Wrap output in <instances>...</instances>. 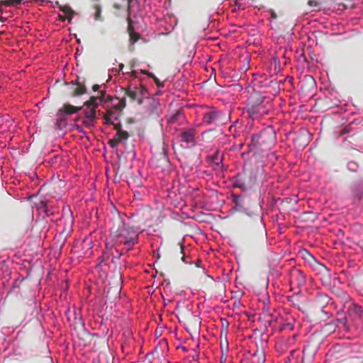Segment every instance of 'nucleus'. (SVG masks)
Instances as JSON below:
<instances>
[{"label":"nucleus","instance_id":"obj_43","mask_svg":"<svg viewBox=\"0 0 363 363\" xmlns=\"http://www.w3.org/2000/svg\"><path fill=\"white\" fill-rule=\"evenodd\" d=\"M267 12H269L271 14L272 19L275 20L277 18V14L275 13V12L273 10L269 9L267 11Z\"/></svg>","mask_w":363,"mask_h":363},{"label":"nucleus","instance_id":"obj_61","mask_svg":"<svg viewBox=\"0 0 363 363\" xmlns=\"http://www.w3.org/2000/svg\"><path fill=\"white\" fill-rule=\"evenodd\" d=\"M266 301H267V302H269V298H268V297H267V298H266Z\"/></svg>","mask_w":363,"mask_h":363},{"label":"nucleus","instance_id":"obj_16","mask_svg":"<svg viewBox=\"0 0 363 363\" xmlns=\"http://www.w3.org/2000/svg\"><path fill=\"white\" fill-rule=\"evenodd\" d=\"M18 127L16 123L9 115L0 116V129L2 132H15Z\"/></svg>","mask_w":363,"mask_h":363},{"label":"nucleus","instance_id":"obj_54","mask_svg":"<svg viewBox=\"0 0 363 363\" xmlns=\"http://www.w3.org/2000/svg\"><path fill=\"white\" fill-rule=\"evenodd\" d=\"M236 123H238V121L234 122V123H233V125L230 126V130H232V128H233L236 125Z\"/></svg>","mask_w":363,"mask_h":363},{"label":"nucleus","instance_id":"obj_38","mask_svg":"<svg viewBox=\"0 0 363 363\" xmlns=\"http://www.w3.org/2000/svg\"><path fill=\"white\" fill-rule=\"evenodd\" d=\"M354 310L356 313H357L360 315L363 314V308L360 306L354 305Z\"/></svg>","mask_w":363,"mask_h":363},{"label":"nucleus","instance_id":"obj_8","mask_svg":"<svg viewBox=\"0 0 363 363\" xmlns=\"http://www.w3.org/2000/svg\"><path fill=\"white\" fill-rule=\"evenodd\" d=\"M144 113L147 117L158 118L162 113L161 104L159 100L155 97H147Z\"/></svg>","mask_w":363,"mask_h":363},{"label":"nucleus","instance_id":"obj_42","mask_svg":"<svg viewBox=\"0 0 363 363\" xmlns=\"http://www.w3.org/2000/svg\"><path fill=\"white\" fill-rule=\"evenodd\" d=\"M298 350V347H294V348H291V349H289V353H290V358L293 357L295 352Z\"/></svg>","mask_w":363,"mask_h":363},{"label":"nucleus","instance_id":"obj_4","mask_svg":"<svg viewBox=\"0 0 363 363\" xmlns=\"http://www.w3.org/2000/svg\"><path fill=\"white\" fill-rule=\"evenodd\" d=\"M277 84V82L273 81L266 74L263 73H254L252 79L250 82L247 83L245 86V93L252 92H262L258 89H266L270 86L272 84Z\"/></svg>","mask_w":363,"mask_h":363},{"label":"nucleus","instance_id":"obj_30","mask_svg":"<svg viewBox=\"0 0 363 363\" xmlns=\"http://www.w3.org/2000/svg\"><path fill=\"white\" fill-rule=\"evenodd\" d=\"M128 135L125 132H118L116 135V140L120 143H125L128 139Z\"/></svg>","mask_w":363,"mask_h":363},{"label":"nucleus","instance_id":"obj_29","mask_svg":"<svg viewBox=\"0 0 363 363\" xmlns=\"http://www.w3.org/2000/svg\"><path fill=\"white\" fill-rule=\"evenodd\" d=\"M82 123L86 128H93L95 125V120L92 119L91 117H89V118L84 117Z\"/></svg>","mask_w":363,"mask_h":363},{"label":"nucleus","instance_id":"obj_46","mask_svg":"<svg viewBox=\"0 0 363 363\" xmlns=\"http://www.w3.org/2000/svg\"><path fill=\"white\" fill-rule=\"evenodd\" d=\"M320 298H322L324 301H326V302L329 301V298L326 295H320Z\"/></svg>","mask_w":363,"mask_h":363},{"label":"nucleus","instance_id":"obj_39","mask_svg":"<svg viewBox=\"0 0 363 363\" xmlns=\"http://www.w3.org/2000/svg\"><path fill=\"white\" fill-rule=\"evenodd\" d=\"M64 12L65 13L66 15L68 16L67 18L69 20H70V18H72V11L71 10V9L69 7H66L64 9Z\"/></svg>","mask_w":363,"mask_h":363},{"label":"nucleus","instance_id":"obj_44","mask_svg":"<svg viewBox=\"0 0 363 363\" xmlns=\"http://www.w3.org/2000/svg\"><path fill=\"white\" fill-rule=\"evenodd\" d=\"M114 247V245L113 244H111L110 242H106V248L107 250H111L113 247Z\"/></svg>","mask_w":363,"mask_h":363},{"label":"nucleus","instance_id":"obj_11","mask_svg":"<svg viewBox=\"0 0 363 363\" xmlns=\"http://www.w3.org/2000/svg\"><path fill=\"white\" fill-rule=\"evenodd\" d=\"M297 334L289 337H282L276 343V350L279 353H284L288 350L298 347L297 343Z\"/></svg>","mask_w":363,"mask_h":363},{"label":"nucleus","instance_id":"obj_58","mask_svg":"<svg viewBox=\"0 0 363 363\" xmlns=\"http://www.w3.org/2000/svg\"><path fill=\"white\" fill-rule=\"evenodd\" d=\"M199 347V343H197L196 344V349H198Z\"/></svg>","mask_w":363,"mask_h":363},{"label":"nucleus","instance_id":"obj_45","mask_svg":"<svg viewBox=\"0 0 363 363\" xmlns=\"http://www.w3.org/2000/svg\"><path fill=\"white\" fill-rule=\"evenodd\" d=\"M180 251H181V253H182V254H184V247H183V246H181V247H180ZM182 261H183L184 263H187V262L185 260V256H184V255H183V256H182Z\"/></svg>","mask_w":363,"mask_h":363},{"label":"nucleus","instance_id":"obj_1","mask_svg":"<svg viewBox=\"0 0 363 363\" xmlns=\"http://www.w3.org/2000/svg\"><path fill=\"white\" fill-rule=\"evenodd\" d=\"M108 225L111 237L119 245H124L127 250L133 249L138 241V229L125 223V220L118 212L113 215Z\"/></svg>","mask_w":363,"mask_h":363},{"label":"nucleus","instance_id":"obj_41","mask_svg":"<svg viewBox=\"0 0 363 363\" xmlns=\"http://www.w3.org/2000/svg\"><path fill=\"white\" fill-rule=\"evenodd\" d=\"M100 17H101V9L99 8V6H97L96 7L95 19L100 20Z\"/></svg>","mask_w":363,"mask_h":363},{"label":"nucleus","instance_id":"obj_36","mask_svg":"<svg viewBox=\"0 0 363 363\" xmlns=\"http://www.w3.org/2000/svg\"><path fill=\"white\" fill-rule=\"evenodd\" d=\"M101 332L99 333V334H96V335L98 336V337H105L107 334V332H108V329L104 326L103 327V322L101 323Z\"/></svg>","mask_w":363,"mask_h":363},{"label":"nucleus","instance_id":"obj_51","mask_svg":"<svg viewBox=\"0 0 363 363\" xmlns=\"http://www.w3.org/2000/svg\"><path fill=\"white\" fill-rule=\"evenodd\" d=\"M284 363H291V358L288 357L284 360Z\"/></svg>","mask_w":363,"mask_h":363},{"label":"nucleus","instance_id":"obj_25","mask_svg":"<svg viewBox=\"0 0 363 363\" xmlns=\"http://www.w3.org/2000/svg\"><path fill=\"white\" fill-rule=\"evenodd\" d=\"M57 212V209L54 206H48L44 204L45 216L49 218L54 216Z\"/></svg>","mask_w":363,"mask_h":363},{"label":"nucleus","instance_id":"obj_37","mask_svg":"<svg viewBox=\"0 0 363 363\" xmlns=\"http://www.w3.org/2000/svg\"><path fill=\"white\" fill-rule=\"evenodd\" d=\"M85 117L87 118H89V117H91L92 119L95 120L96 116H95L94 111L93 109H90V110L87 111L85 113Z\"/></svg>","mask_w":363,"mask_h":363},{"label":"nucleus","instance_id":"obj_40","mask_svg":"<svg viewBox=\"0 0 363 363\" xmlns=\"http://www.w3.org/2000/svg\"><path fill=\"white\" fill-rule=\"evenodd\" d=\"M201 177L205 178L206 179H210L211 178V173L208 171H203Z\"/></svg>","mask_w":363,"mask_h":363},{"label":"nucleus","instance_id":"obj_23","mask_svg":"<svg viewBox=\"0 0 363 363\" xmlns=\"http://www.w3.org/2000/svg\"><path fill=\"white\" fill-rule=\"evenodd\" d=\"M140 74H147L148 75L149 77H153V78H155V77L154 76L153 74L152 73H149L147 72V71L145 70H143V69H140V70H132L131 72H128L125 73V74L128 76V77H133V78H139L140 77Z\"/></svg>","mask_w":363,"mask_h":363},{"label":"nucleus","instance_id":"obj_7","mask_svg":"<svg viewBox=\"0 0 363 363\" xmlns=\"http://www.w3.org/2000/svg\"><path fill=\"white\" fill-rule=\"evenodd\" d=\"M230 119V114L218 110H213L204 113L203 123L208 125H219L226 123Z\"/></svg>","mask_w":363,"mask_h":363},{"label":"nucleus","instance_id":"obj_59","mask_svg":"<svg viewBox=\"0 0 363 363\" xmlns=\"http://www.w3.org/2000/svg\"><path fill=\"white\" fill-rule=\"evenodd\" d=\"M240 90L243 89V86L240 85Z\"/></svg>","mask_w":363,"mask_h":363},{"label":"nucleus","instance_id":"obj_33","mask_svg":"<svg viewBox=\"0 0 363 363\" xmlns=\"http://www.w3.org/2000/svg\"><path fill=\"white\" fill-rule=\"evenodd\" d=\"M221 321H222L221 334L225 333V336L226 337L227 334H228V321L225 319H223V318L221 319Z\"/></svg>","mask_w":363,"mask_h":363},{"label":"nucleus","instance_id":"obj_28","mask_svg":"<svg viewBox=\"0 0 363 363\" xmlns=\"http://www.w3.org/2000/svg\"><path fill=\"white\" fill-rule=\"evenodd\" d=\"M178 118H183V114L180 111H177L175 113L170 116L169 118L167 119V121L169 123L173 124L176 123L177 119Z\"/></svg>","mask_w":363,"mask_h":363},{"label":"nucleus","instance_id":"obj_5","mask_svg":"<svg viewBox=\"0 0 363 363\" xmlns=\"http://www.w3.org/2000/svg\"><path fill=\"white\" fill-rule=\"evenodd\" d=\"M276 142V133L272 126H268L260 131L259 133L252 136V145L255 147L262 148L274 145Z\"/></svg>","mask_w":363,"mask_h":363},{"label":"nucleus","instance_id":"obj_35","mask_svg":"<svg viewBox=\"0 0 363 363\" xmlns=\"http://www.w3.org/2000/svg\"><path fill=\"white\" fill-rule=\"evenodd\" d=\"M320 269V272L327 277H330V270L325 265L319 264Z\"/></svg>","mask_w":363,"mask_h":363},{"label":"nucleus","instance_id":"obj_17","mask_svg":"<svg viewBox=\"0 0 363 363\" xmlns=\"http://www.w3.org/2000/svg\"><path fill=\"white\" fill-rule=\"evenodd\" d=\"M100 88H101V86H99L98 84H95L93 86V90L94 91H99L98 96L92 97L91 99L90 104L94 107H96L99 104H101L102 103H105V102L111 100L110 96L106 95V93L104 90H99Z\"/></svg>","mask_w":363,"mask_h":363},{"label":"nucleus","instance_id":"obj_50","mask_svg":"<svg viewBox=\"0 0 363 363\" xmlns=\"http://www.w3.org/2000/svg\"><path fill=\"white\" fill-rule=\"evenodd\" d=\"M234 186H243V184H240V182L239 181H238L234 183Z\"/></svg>","mask_w":363,"mask_h":363},{"label":"nucleus","instance_id":"obj_32","mask_svg":"<svg viewBox=\"0 0 363 363\" xmlns=\"http://www.w3.org/2000/svg\"><path fill=\"white\" fill-rule=\"evenodd\" d=\"M301 254L305 260H306L307 262H311V260L315 261V257L311 253H309L308 251L304 250L303 251L301 252Z\"/></svg>","mask_w":363,"mask_h":363},{"label":"nucleus","instance_id":"obj_12","mask_svg":"<svg viewBox=\"0 0 363 363\" xmlns=\"http://www.w3.org/2000/svg\"><path fill=\"white\" fill-rule=\"evenodd\" d=\"M91 234L86 236L79 246L75 247V253L78 257H90L93 254L94 242L91 238Z\"/></svg>","mask_w":363,"mask_h":363},{"label":"nucleus","instance_id":"obj_27","mask_svg":"<svg viewBox=\"0 0 363 363\" xmlns=\"http://www.w3.org/2000/svg\"><path fill=\"white\" fill-rule=\"evenodd\" d=\"M71 129L72 130H78L79 133H81V138H86L87 140H89V138L88 136V135L86 133V132L84 130V129L82 128V126L79 125H72L71 126Z\"/></svg>","mask_w":363,"mask_h":363},{"label":"nucleus","instance_id":"obj_24","mask_svg":"<svg viewBox=\"0 0 363 363\" xmlns=\"http://www.w3.org/2000/svg\"><path fill=\"white\" fill-rule=\"evenodd\" d=\"M110 257V255L108 252H104L103 255L99 257L98 263L96 264V268L99 271L103 270V264L105 263Z\"/></svg>","mask_w":363,"mask_h":363},{"label":"nucleus","instance_id":"obj_48","mask_svg":"<svg viewBox=\"0 0 363 363\" xmlns=\"http://www.w3.org/2000/svg\"><path fill=\"white\" fill-rule=\"evenodd\" d=\"M199 353L196 350H194V354L193 355V359H196L197 361L199 360Z\"/></svg>","mask_w":363,"mask_h":363},{"label":"nucleus","instance_id":"obj_34","mask_svg":"<svg viewBox=\"0 0 363 363\" xmlns=\"http://www.w3.org/2000/svg\"><path fill=\"white\" fill-rule=\"evenodd\" d=\"M347 167L351 172H357L358 169V164L355 162H350L347 164Z\"/></svg>","mask_w":363,"mask_h":363},{"label":"nucleus","instance_id":"obj_13","mask_svg":"<svg viewBox=\"0 0 363 363\" xmlns=\"http://www.w3.org/2000/svg\"><path fill=\"white\" fill-rule=\"evenodd\" d=\"M196 135V130L194 128L182 130L179 134L180 142L184 144L185 147H195L197 144Z\"/></svg>","mask_w":363,"mask_h":363},{"label":"nucleus","instance_id":"obj_15","mask_svg":"<svg viewBox=\"0 0 363 363\" xmlns=\"http://www.w3.org/2000/svg\"><path fill=\"white\" fill-rule=\"evenodd\" d=\"M125 94L133 100L138 101L139 104H141L143 99L146 98L147 89L142 86L130 84L126 89Z\"/></svg>","mask_w":363,"mask_h":363},{"label":"nucleus","instance_id":"obj_60","mask_svg":"<svg viewBox=\"0 0 363 363\" xmlns=\"http://www.w3.org/2000/svg\"><path fill=\"white\" fill-rule=\"evenodd\" d=\"M0 21H4V18L2 17H0Z\"/></svg>","mask_w":363,"mask_h":363},{"label":"nucleus","instance_id":"obj_52","mask_svg":"<svg viewBox=\"0 0 363 363\" xmlns=\"http://www.w3.org/2000/svg\"><path fill=\"white\" fill-rule=\"evenodd\" d=\"M123 67H124L123 64H120L119 65L118 72L121 71L122 69L123 68Z\"/></svg>","mask_w":363,"mask_h":363},{"label":"nucleus","instance_id":"obj_56","mask_svg":"<svg viewBox=\"0 0 363 363\" xmlns=\"http://www.w3.org/2000/svg\"><path fill=\"white\" fill-rule=\"evenodd\" d=\"M347 132V128H344V129L342 130V134H345V133H346Z\"/></svg>","mask_w":363,"mask_h":363},{"label":"nucleus","instance_id":"obj_21","mask_svg":"<svg viewBox=\"0 0 363 363\" xmlns=\"http://www.w3.org/2000/svg\"><path fill=\"white\" fill-rule=\"evenodd\" d=\"M128 19L131 21L132 18H136L139 13V4L137 0H128Z\"/></svg>","mask_w":363,"mask_h":363},{"label":"nucleus","instance_id":"obj_57","mask_svg":"<svg viewBox=\"0 0 363 363\" xmlns=\"http://www.w3.org/2000/svg\"><path fill=\"white\" fill-rule=\"evenodd\" d=\"M163 151H164V157H166L167 155H166V151L163 148Z\"/></svg>","mask_w":363,"mask_h":363},{"label":"nucleus","instance_id":"obj_20","mask_svg":"<svg viewBox=\"0 0 363 363\" xmlns=\"http://www.w3.org/2000/svg\"><path fill=\"white\" fill-rule=\"evenodd\" d=\"M265 355L262 350H257L253 354L245 357L242 363H264Z\"/></svg>","mask_w":363,"mask_h":363},{"label":"nucleus","instance_id":"obj_19","mask_svg":"<svg viewBox=\"0 0 363 363\" xmlns=\"http://www.w3.org/2000/svg\"><path fill=\"white\" fill-rule=\"evenodd\" d=\"M143 181L144 179L140 170L131 174L127 178L128 185L133 189L141 187L143 184Z\"/></svg>","mask_w":363,"mask_h":363},{"label":"nucleus","instance_id":"obj_31","mask_svg":"<svg viewBox=\"0 0 363 363\" xmlns=\"http://www.w3.org/2000/svg\"><path fill=\"white\" fill-rule=\"evenodd\" d=\"M73 84L77 85V87L74 90L75 95H82L85 93L86 88L83 84Z\"/></svg>","mask_w":363,"mask_h":363},{"label":"nucleus","instance_id":"obj_14","mask_svg":"<svg viewBox=\"0 0 363 363\" xmlns=\"http://www.w3.org/2000/svg\"><path fill=\"white\" fill-rule=\"evenodd\" d=\"M289 283L297 288L302 287L306 283V278L302 271L297 267H293L289 274Z\"/></svg>","mask_w":363,"mask_h":363},{"label":"nucleus","instance_id":"obj_53","mask_svg":"<svg viewBox=\"0 0 363 363\" xmlns=\"http://www.w3.org/2000/svg\"><path fill=\"white\" fill-rule=\"evenodd\" d=\"M273 60H274L275 64L278 63V58H277V57H274Z\"/></svg>","mask_w":363,"mask_h":363},{"label":"nucleus","instance_id":"obj_22","mask_svg":"<svg viewBox=\"0 0 363 363\" xmlns=\"http://www.w3.org/2000/svg\"><path fill=\"white\" fill-rule=\"evenodd\" d=\"M298 68L303 71L308 69L309 63L303 53L297 57Z\"/></svg>","mask_w":363,"mask_h":363},{"label":"nucleus","instance_id":"obj_49","mask_svg":"<svg viewBox=\"0 0 363 363\" xmlns=\"http://www.w3.org/2000/svg\"><path fill=\"white\" fill-rule=\"evenodd\" d=\"M240 304H241L240 301H239V300H238V301H235V303H234V307H235H235H238V306H240Z\"/></svg>","mask_w":363,"mask_h":363},{"label":"nucleus","instance_id":"obj_6","mask_svg":"<svg viewBox=\"0 0 363 363\" xmlns=\"http://www.w3.org/2000/svg\"><path fill=\"white\" fill-rule=\"evenodd\" d=\"M223 153L219 150L206 157L207 162L218 177H223V174L227 169L223 164Z\"/></svg>","mask_w":363,"mask_h":363},{"label":"nucleus","instance_id":"obj_3","mask_svg":"<svg viewBox=\"0 0 363 363\" xmlns=\"http://www.w3.org/2000/svg\"><path fill=\"white\" fill-rule=\"evenodd\" d=\"M74 216L69 205H64L62 209V216L57 225L58 232L55 236V242L57 247L62 248L67 238L73 230Z\"/></svg>","mask_w":363,"mask_h":363},{"label":"nucleus","instance_id":"obj_18","mask_svg":"<svg viewBox=\"0 0 363 363\" xmlns=\"http://www.w3.org/2000/svg\"><path fill=\"white\" fill-rule=\"evenodd\" d=\"M239 62V71L241 72L240 79H242L246 77V72L250 67V55L247 52H244L240 55Z\"/></svg>","mask_w":363,"mask_h":363},{"label":"nucleus","instance_id":"obj_47","mask_svg":"<svg viewBox=\"0 0 363 363\" xmlns=\"http://www.w3.org/2000/svg\"><path fill=\"white\" fill-rule=\"evenodd\" d=\"M263 311L266 313H269V308L268 306H267L265 304V302L264 301V306H263Z\"/></svg>","mask_w":363,"mask_h":363},{"label":"nucleus","instance_id":"obj_9","mask_svg":"<svg viewBox=\"0 0 363 363\" xmlns=\"http://www.w3.org/2000/svg\"><path fill=\"white\" fill-rule=\"evenodd\" d=\"M125 106V99H121L118 104H113V107L107 110L104 121L106 125H111L118 119L121 112Z\"/></svg>","mask_w":363,"mask_h":363},{"label":"nucleus","instance_id":"obj_55","mask_svg":"<svg viewBox=\"0 0 363 363\" xmlns=\"http://www.w3.org/2000/svg\"><path fill=\"white\" fill-rule=\"evenodd\" d=\"M121 255H122L121 252H118L117 254V258H120L121 257Z\"/></svg>","mask_w":363,"mask_h":363},{"label":"nucleus","instance_id":"obj_2","mask_svg":"<svg viewBox=\"0 0 363 363\" xmlns=\"http://www.w3.org/2000/svg\"><path fill=\"white\" fill-rule=\"evenodd\" d=\"M247 98L245 110L252 120H259L272 109L271 99L261 92L246 93Z\"/></svg>","mask_w":363,"mask_h":363},{"label":"nucleus","instance_id":"obj_26","mask_svg":"<svg viewBox=\"0 0 363 363\" xmlns=\"http://www.w3.org/2000/svg\"><path fill=\"white\" fill-rule=\"evenodd\" d=\"M294 328V320L289 323H285L281 325L279 328L280 331H291Z\"/></svg>","mask_w":363,"mask_h":363},{"label":"nucleus","instance_id":"obj_10","mask_svg":"<svg viewBox=\"0 0 363 363\" xmlns=\"http://www.w3.org/2000/svg\"><path fill=\"white\" fill-rule=\"evenodd\" d=\"M79 109V108L71 105H65L58 111L57 119L55 123L56 128L59 130L65 128L67 125V117L76 113Z\"/></svg>","mask_w":363,"mask_h":363}]
</instances>
